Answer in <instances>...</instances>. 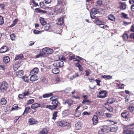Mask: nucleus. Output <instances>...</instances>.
Segmentation results:
<instances>
[{"label":"nucleus","instance_id":"052dcab7","mask_svg":"<svg viewBox=\"0 0 134 134\" xmlns=\"http://www.w3.org/2000/svg\"><path fill=\"white\" fill-rule=\"evenodd\" d=\"M41 81L42 82H43L44 83H47V80H46V78H43L41 80Z\"/></svg>","mask_w":134,"mask_h":134},{"label":"nucleus","instance_id":"aec40b11","mask_svg":"<svg viewBox=\"0 0 134 134\" xmlns=\"http://www.w3.org/2000/svg\"><path fill=\"white\" fill-rule=\"evenodd\" d=\"M52 72L53 74H57L59 72V68L55 67L52 69Z\"/></svg>","mask_w":134,"mask_h":134},{"label":"nucleus","instance_id":"f8f14e48","mask_svg":"<svg viewBox=\"0 0 134 134\" xmlns=\"http://www.w3.org/2000/svg\"><path fill=\"white\" fill-rule=\"evenodd\" d=\"M31 76L30 78V80L32 82L35 81L38 79V77L36 75H31Z\"/></svg>","mask_w":134,"mask_h":134},{"label":"nucleus","instance_id":"4d7b16f0","mask_svg":"<svg viewBox=\"0 0 134 134\" xmlns=\"http://www.w3.org/2000/svg\"><path fill=\"white\" fill-rule=\"evenodd\" d=\"M103 24V25H100V27L104 29H106L107 27H108V26L107 25H104V23Z\"/></svg>","mask_w":134,"mask_h":134},{"label":"nucleus","instance_id":"473e14b6","mask_svg":"<svg viewBox=\"0 0 134 134\" xmlns=\"http://www.w3.org/2000/svg\"><path fill=\"white\" fill-rule=\"evenodd\" d=\"M48 132V130L44 128L40 132V134H44L47 133Z\"/></svg>","mask_w":134,"mask_h":134},{"label":"nucleus","instance_id":"72a5a7b5","mask_svg":"<svg viewBox=\"0 0 134 134\" xmlns=\"http://www.w3.org/2000/svg\"><path fill=\"white\" fill-rule=\"evenodd\" d=\"M104 128L102 127L100 129V130L98 132V134H104Z\"/></svg>","mask_w":134,"mask_h":134},{"label":"nucleus","instance_id":"a878e982","mask_svg":"<svg viewBox=\"0 0 134 134\" xmlns=\"http://www.w3.org/2000/svg\"><path fill=\"white\" fill-rule=\"evenodd\" d=\"M63 19L62 18H61L59 19L57 24L58 25H61L63 24Z\"/></svg>","mask_w":134,"mask_h":134},{"label":"nucleus","instance_id":"c85d7f7f","mask_svg":"<svg viewBox=\"0 0 134 134\" xmlns=\"http://www.w3.org/2000/svg\"><path fill=\"white\" fill-rule=\"evenodd\" d=\"M115 102V100L113 98H109L107 100V103L111 104Z\"/></svg>","mask_w":134,"mask_h":134},{"label":"nucleus","instance_id":"de8ad7c7","mask_svg":"<svg viewBox=\"0 0 134 134\" xmlns=\"http://www.w3.org/2000/svg\"><path fill=\"white\" fill-rule=\"evenodd\" d=\"M34 101V100L33 99H30L29 100L27 101V104L28 105L31 104L33 103Z\"/></svg>","mask_w":134,"mask_h":134},{"label":"nucleus","instance_id":"423d86ee","mask_svg":"<svg viewBox=\"0 0 134 134\" xmlns=\"http://www.w3.org/2000/svg\"><path fill=\"white\" fill-rule=\"evenodd\" d=\"M42 51L45 54H51L53 52V50L49 48H44L42 49Z\"/></svg>","mask_w":134,"mask_h":134},{"label":"nucleus","instance_id":"3c124183","mask_svg":"<svg viewBox=\"0 0 134 134\" xmlns=\"http://www.w3.org/2000/svg\"><path fill=\"white\" fill-rule=\"evenodd\" d=\"M18 106L17 105H14L12 108V110H16L18 109Z\"/></svg>","mask_w":134,"mask_h":134},{"label":"nucleus","instance_id":"4468645a","mask_svg":"<svg viewBox=\"0 0 134 134\" xmlns=\"http://www.w3.org/2000/svg\"><path fill=\"white\" fill-rule=\"evenodd\" d=\"M29 122L31 125H33L37 124L38 122L32 118H31L29 119Z\"/></svg>","mask_w":134,"mask_h":134},{"label":"nucleus","instance_id":"4be33fe9","mask_svg":"<svg viewBox=\"0 0 134 134\" xmlns=\"http://www.w3.org/2000/svg\"><path fill=\"white\" fill-rule=\"evenodd\" d=\"M72 101L70 99L66 100L64 103V104H67L69 106H71L72 104Z\"/></svg>","mask_w":134,"mask_h":134},{"label":"nucleus","instance_id":"393cba45","mask_svg":"<svg viewBox=\"0 0 134 134\" xmlns=\"http://www.w3.org/2000/svg\"><path fill=\"white\" fill-rule=\"evenodd\" d=\"M35 10L36 12H38L41 14H44L46 13L45 11L41 10L39 8H36Z\"/></svg>","mask_w":134,"mask_h":134},{"label":"nucleus","instance_id":"dca6fc26","mask_svg":"<svg viewBox=\"0 0 134 134\" xmlns=\"http://www.w3.org/2000/svg\"><path fill=\"white\" fill-rule=\"evenodd\" d=\"M104 107L106 110L110 112H111L113 110L112 108L108 104H106L104 106Z\"/></svg>","mask_w":134,"mask_h":134},{"label":"nucleus","instance_id":"0e129e2a","mask_svg":"<svg viewBox=\"0 0 134 134\" xmlns=\"http://www.w3.org/2000/svg\"><path fill=\"white\" fill-rule=\"evenodd\" d=\"M95 81L97 83V85L98 86H100V80H98L97 79H96L95 80Z\"/></svg>","mask_w":134,"mask_h":134},{"label":"nucleus","instance_id":"6e6d98bb","mask_svg":"<svg viewBox=\"0 0 134 134\" xmlns=\"http://www.w3.org/2000/svg\"><path fill=\"white\" fill-rule=\"evenodd\" d=\"M129 109L131 112H133L134 110V107L133 106H130L129 108Z\"/></svg>","mask_w":134,"mask_h":134},{"label":"nucleus","instance_id":"9d476101","mask_svg":"<svg viewBox=\"0 0 134 134\" xmlns=\"http://www.w3.org/2000/svg\"><path fill=\"white\" fill-rule=\"evenodd\" d=\"M38 71V68H35L34 69L32 70L30 72V75H36Z\"/></svg>","mask_w":134,"mask_h":134},{"label":"nucleus","instance_id":"338daca9","mask_svg":"<svg viewBox=\"0 0 134 134\" xmlns=\"http://www.w3.org/2000/svg\"><path fill=\"white\" fill-rule=\"evenodd\" d=\"M5 67L3 65H0V69L4 70L5 69Z\"/></svg>","mask_w":134,"mask_h":134},{"label":"nucleus","instance_id":"774afa93","mask_svg":"<svg viewBox=\"0 0 134 134\" xmlns=\"http://www.w3.org/2000/svg\"><path fill=\"white\" fill-rule=\"evenodd\" d=\"M131 30L133 32H134V24L131 26Z\"/></svg>","mask_w":134,"mask_h":134},{"label":"nucleus","instance_id":"412c9836","mask_svg":"<svg viewBox=\"0 0 134 134\" xmlns=\"http://www.w3.org/2000/svg\"><path fill=\"white\" fill-rule=\"evenodd\" d=\"M7 47L3 46L0 49V52L1 53H4L7 51Z\"/></svg>","mask_w":134,"mask_h":134},{"label":"nucleus","instance_id":"9b49d317","mask_svg":"<svg viewBox=\"0 0 134 134\" xmlns=\"http://www.w3.org/2000/svg\"><path fill=\"white\" fill-rule=\"evenodd\" d=\"M98 117L96 115H94L92 119L93 124L94 125L97 124L98 122Z\"/></svg>","mask_w":134,"mask_h":134},{"label":"nucleus","instance_id":"f3484780","mask_svg":"<svg viewBox=\"0 0 134 134\" xmlns=\"http://www.w3.org/2000/svg\"><path fill=\"white\" fill-rule=\"evenodd\" d=\"M10 60L9 57L8 56H5L3 58V61L5 63H8Z\"/></svg>","mask_w":134,"mask_h":134},{"label":"nucleus","instance_id":"49530a36","mask_svg":"<svg viewBox=\"0 0 134 134\" xmlns=\"http://www.w3.org/2000/svg\"><path fill=\"white\" fill-rule=\"evenodd\" d=\"M46 108H48L51 110H53V109H55L54 107L51 105H47L46 106Z\"/></svg>","mask_w":134,"mask_h":134},{"label":"nucleus","instance_id":"79ce46f5","mask_svg":"<svg viewBox=\"0 0 134 134\" xmlns=\"http://www.w3.org/2000/svg\"><path fill=\"white\" fill-rule=\"evenodd\" d=\"M10 37L12 41H14L15 40V35L14 34H11L10 35Z\"/></svg>","mask_w":134,"mask_h":134},{"label":"nucleus","instance_id":"69168bd1","mask_svg":"<svg viewBox=\"0 0 134 134\" xmlns=\"http://www.w3.org/2000/svg\"><path fill=\"white\" fill-rule=\"evenodd\" d=\"M85 72H86L85 75L87 76H88L90 74L89 72L87 70H86Z\"/></svg>","mask_w":134,"mask_h":134},{"label":"nucleus","instance_id":"09e8293b","mask_svg":"<svg viewBox=\"0 0 134 134\" xmlns=\"http://www.w3.org/2000/svg\"><path fill=\"white\" fill-rule=\"evenodd\" d=\"M4 20L3 17L0 16V25H2L4 23Z\"/></svg>","mask_w":134,"mask_h":134},{"label":"nucleus","instance_id":"680f3d73","mask_svg":"<svg viewBox=\"0 0 134 134\" xmlns=\"http://www.w3.org/2000/svg\"><path fill=\"white\" fill-rule=\"evenodd\" d=\"M43 56V54L41 53L40 52L39 54L37 55L36 56V58H39L40 57H42Z\"/></svg>","mask_w":134,"mask_h":134},{"label":"nucleus","instance_id":"7ed1b4c3","mask_svg":"<svg viewBox=\"0 0 134 134\" xmlns=\"http://www.w3.org/2000/svg\"><path fill=\"white\" fill-rule=\"evenodd\" d=\"M121 115L123 118H125L127 121H129L131 116L128 111H125L121 113Z\"/></svg>","mask_w":134,"mask_h":134},{"label":"nucleus","instance_id":"a211bd4d","mask_svg":"<svg viewBox=\"0 0 134 134\" xmlns=\"http://www.w3.org/2000/svg\"><path fill=\"white\" fill-rule=\"evenodd\" d=\"M81 123L80 122H78L75 124V129L77 130H78L81 129Z\"/></svg>","mask_w":134,"mask_h":134},{"label":"nucleus","instance_id":"ea45409f","mask_svg":"<svg viewBox=\"0 0 134 134\" xmlns=\"http://www.w3.org/2000/svg\"><path fill=\"white\" fill-rule=\"evenodd\" d=\"M76 66L78 67L80 71H82V66L79 63H77L76 64Z\"/></svg>","mask_w":134,"mask_h":134},{"label":"nucleus","instance_id":"2f4dec72","mask_svg":"<svg viewBox=\"0 0 134 134\" xmlns=\"http://www.w3.org/2000/svg\"><path fill=\"white\" fill-rule=\"evenodd\" d=\"M91 102L87 99H84L82 102V103L84 104H88L90 103Z\"/></svg>","mask_w":134,"mask_h":134},{"label":"nucleus","instance_id":"ddd939ff","mask_svg":"<svg viewBox=\"0 0 134 134\" xmlns=\"http://www.w3.org/2000/svg\"><path fill=\"white\" fill-rule=\"evenodd\" d=\"M16 73V76L19 78H21L24 74V72L22 70L17 71Z\"/></svg>","mask_w":134,"mask_h":134},{"label":"nucleus","instance_id":"864d4df0","mask_svg":"<svg viewBox=\"0 0 134 134\" xmlns=\"http://www.w3.org/2000/svg\"><path fill=\"white\" fill-rule=\"evenodd\" d=\"M97 4L99 5H100L102 4V2L101 0H97L96 1Z\"/></svg>","mask_w":134,"mask_h":134},{"label":"nucleus","instance_id":"0eeeda50","mask_svg":"<svg viewBox=\"0 0 134 134\" xmlns=\"http://www.w3.org/2000/svg\"><path fill=\"white\" fill-rule=\"evenodd\" d=\"M50 99L52 101V103L53 105L54 108L55 109L58 106V100L56 99H53V97H51Z\"/></svg>","mask_w":134,"mask_h":134},{"label":"nucleus","instance_id":"f03ea898","mask_svg":"<svg viewBox=\"0 0 134 134\" xmlns=\"http://www.w3.org/2000/svg\"><path fill=\"white\" fill-rule=\"evenodd\" d=\"M8 87L7 82L5 81L2 82L0 87V91L1 92H6L8 88Z\"/></svg>","mask_w":134,"mask_h":134},{"label":"nucleus","instance_id":"f257e3e1","mask_svg":"<svg viewBox=\"0 0 134 134\" xmlns=\"http://www.w3.org/2000/svg\"><path fill=\"white\" fill-rule=\"evenodd\" d=\"M127 129L124 131L125 133L127 134H133L134 133V132L131 130L134 129V125L132 124L128 125L127 127Z\"/></svg>","mask_w":134,"mask_h":134},{"label":"nucleus","instance_id":"603ef678","mask_svg":"<svg viewBox=\"0 0 134 134\" xmlns=\"http://www.w3.org/2000/svg\"><path fill=\"white\" fill-rule=\"evenodd\" d=\"M28 78L27 77L23 76L22 77V79L24 80V81L25 82H28L29 81V80L28 79Z\"/></svg>","mask_w":134,"mask_h":134},{"label":"nucleus","instance_id":"bf43d9fd","mask_svg":"<svg viewBox=\"0 0 134 134\" xmlns=\"http://www.w3.org/2000/svg\"><path fill=\"white\" fill-rule=\"evenodd\" d=\"M106 116L108 118H110L112 116V115L109 113H106L105 114Z\"/></svg>","mask_w":134,"mask_h":134},{"label":"nucleus","instance_id":"39448f33","mask_svg":"<svg viewBox=\"0 0 134 134\" xmlns=\"http://www.w3.org/2000/svg\"><path fill=\"white\" fill-rule=\"evenodd\" d=\"M53 65L54 66L61 67L64 66V63L61 60H55L54 62Z\"/></svg>","mask_w":134,"mask_h":134},{"label":"nucleus","instance_id":"1a4fd4ad","mask_svg":"<svg viewBox=\"0 0 134 134\" xmlns=\"http://www.w3.org/2000/svg\"><path fill=\"white\" fill-rule=\"evenodd\" d=\"M94 23L96 24L97 25H103V24L104 23L102 22V21H100L99 19L97 18V17H96L95 20H93Z\"/></svg>","mask_w":134,"mask_h":134},{"label":"nucleus","instance_id":"13d9d810","mask_svg":"<svg viewBox=\"0 0 134 134\" xmlns=\"http://www.w3.org/2000/svg\"><path fill=\"white\" fill-rule=\"evenodd\" d=\"M121 15L123 18H124L127 19L128 18L127 15L124 13H122Z\"/></svg>","mask_w":134,"mask_h":134},{"label":"nucleus","instance_id":"6e6552de","mask_svg":"<svg viewBox=\"0 0 134 134\" xmlns=\"http://www.w3.org/2000/svg\"><path fill=\"white\" fill-rule=\"evenodd\" d=\"M57 125L59 126L62 127L66 126H68L69 124L68 122H66L64 121H61L58 122Z\"/></svg>","mask_w":134,"mask_h":134},{"label":"nucleus","instance_id":"b1692460","mask_svg":"<svg viewBox=\"0 0 134 134\" xmlns=\"http://www.w3.org/2000/svg\"><path fill=\"white\" fill-rule=\"evenodd\" d=\"M53 95L52 93H46L43 96V98H48L49 97H51Z\"/></svg>","mask_w":134,"mask_h":134},{"label":"nucleus","instance_id":"f704fd0d","mask_svg":"<svg viewBox=\"0 0 134 134\" xmlns=\"http://www.w3.org/2000/svg\"><path fill=\"white\" fill-rule=\"evenodd\" d=\"M81 114V113L80 111H75L74 115L76 117H78L80 116Z\"/></svg>","mask_w":134,"mask_h":134},{"label":"nucleus","instance_id":"2eb2a0df","mask_svg":"<svg viewBox=\"0 0 134 134\" xmlns=\"http://www.w3.org/2000/svg\"><path fill=\"white\" fill-rule=\"evenodd\" d=\"M110 130L111 132H116L118 129V126L116 125H113L110 128Z\"/></svg>","mask_w":134,"mask_h":134},{"label":"nucleus","instance_id":"7c9ffc66","mask_svg":"<svg viewBox=\"0 0 134 134\" xmlns=\"http://www.w3.org/2000/svg\"><path fill=\"white\" fill-rule=\"evenodd\" d=\"M40 23L43 25H44L46 24V23L44 19L41 17L40 18Z\"/></svg>","mask_w":134,"mask_h":134},{"label":"nucleus","instance_id":"c756f323","mask_svg":"<svg viewBox=\"0 0 134 134\" xmlns=\"http://www.w3.org/2000/svg\"><path fill=\"white\" fill-rule=\"evenodd\" d=\"M102 77L104 79H111L112 78V76L110 75H106L102 76Z\"/></svg>","mask_w":134,"mask_h":134},{"label":"nucleus","instance_id":"5fc2aeb1","mask_svg":"<svg viewBox=\"0 0 134 134\" xmlns=\"http://www.w3.org/2000/svg\"><path fill=\"white\" fill-rule=\"evenodd\" d=\"M50 29L49 25H47L44 27V29L46 31H48Z\"/></svg>","mask_w":134,"mask_h":134},{"label":"nucleus","instance_id":"20e7f679","mask_svg":"<svg viewBox=\"0 0 134 134\" xmlns=\"http://www.w3.org/2000/svg\"><path fill=\"white\" fill-rule=\"evenodd\" d=\"M107 93L105 91H100L97 94V97L101 98H104L106 97Z\"/></svg>","mask_w":134,"mask_h":134},{"label":"nucleus","instance_id":"8fccbe9b","mask_svg":"<svg viewBox=\"0 0 134 134\" xmlns=\"http://www.w3.org/2000/svg\"><path fill=\"white\" fill-rule=\"evenodd\" d=\"M34 32L35 34H39L41 33L42 32L41 31H38L36 30H34Z\"/></svg>","mask_w":134,"mask_h":134},{"label":"nucleus","instance_id":"c03bdc74","mask_svg":"<svg viewBox=\"0 0 134 134\" xmlns=\"http://www.w3.org/2000/svg\"><path fill=\"white\" fill-rule=\"evenodd\" d=\"M126 5L123 3H121L120 7L121 9H126Z\"/></svg>","mask_w":134,"mask_h":134},{"label":"nucleus","instance_id":"6ab92c4d","mask_svg":"<svg viewBox=\"0 0 134 134\" xmlns=\"http://www.w3.org/2000/svg\"><path fill=\"white\" fill-rule=\"evenodd\" d=\"M40 104L38 103H35L33 104L31 106V108L32 109H35L40 107Z\"/></svg>","mask_w":134,"mask_h":134},{"label":"nucleus","instance_id":"e433bc0d","mask_svg":"<svg viewBox=\"0 0 134 134\" xmlns=\"http://www.w3.org/2000/svg\"><path fill=\"white\" fill-rule=\"evenodd\" d=\"M91 13L95 15L97 13V11L96 8H94L92 9L91 10Z\"/></svg>","mask_w":134,"mask_h":134},{"label":"nucleus","instance_id":"a18cd8bd","mask_svg":"<svg viewBox=\"0 0 134 134\" xmlns=\"http://www.w3.org/2000/svg\"><path fill=\"white\" fill-rule=\"evenodd\" d=\"M30 109V107H26L25 108L24 112L23 113V115H24L25 113H27Z\"/></svg>","mask_w":134,"mask_h":134},{"label":"nucleus","instance_id":"bb28decb","mask_svg":"<svg viewBox=\"0 0 134 134\" xmlns=\"http://www.w3.org/2000/svg\"><path fill=\"white\" fill-rule=\"evenodd\" d=\"M23 57V55L22 54H20L17 55L15 57V60H18L22 59Z\"/></svg>","mask_w":134,"mask_h":134},{"label":"nucleus","instance_id":"5701e85b","mask_svg":"<svg viewBox=\"0 0 134 134\" xmlns=\"http://www.w3.org/2000/svg\"><path fill=\"white\" fill-rule=\"evenodd\" d=\"M108 18L109 20L113 21L115 20V18L114 16L112 14L109 15Z\"/></svg>","mask_w":134,"mask_h":134},{"label":"nucleus","instance_id":"37998d69","mask_svg":"<svg viewBox=\"0 0 134 134\" xmlns=\"http://www.w3.org/2000/svg\"><path fill=\"white\" fill-rule=\"evenodd\" d=\"M122 37L124 40L125 41L128 38V36L126 34H124L123 35Z\"/></svg>","mask_w":134,"mask_h":134},{"label":"nucleus","instance_id":"c9c22d12","mask_svg":"<svg viewBox=\"0 0 134 134\" xmlns=\"http://www.w3.org/2000/svg\"><path fill=\"white\" fill-rule=\"evenodd\" d=\"M18 21V19H15L13 21L12 24L10 26V27H12L15 25L17 22Z\"/></svg>","mask_w":134,"mask_h":134},{"label":"nucleus","instance_id":"e2e57ef3","mask_svg":"<svg viewBox=\"0 0 134 134\" xmlns=\"http://www.w3.org/2000/svg\"><path fill=\"white\" fill-rule=\"evenodd\" d=\"M75 55H72L70 56L69 57V59L72 60L75 59Z\"/></svg>","mask_w":134,"mask_h":134},{"label":"nucleus","instance_id":"cd10ccee","mask_svg":"<svg viewBox=\"0 0 134 134\" xmlns=\"http://www.w3.org/2000/svg\"><path fill=\"white\" fill-rule=\"evenodd\" d=\"M0 103L2 105H5L7 103L6 100L5 98H1V99Z\"/></svg>","mask_w":134,"mask_h":134},{"label":"nucleus","instance_id":"58836bf2","mask_svg":"<svg viewBox=\"0 0 134 134\" xmlns=\"http://www.w3.org/2000/svg\"><path fill=\"white\" fill-rule=\"evenodd\" d=\"M58 111H55L54 112L53 114L52 119H56V118L57 117Z\"/></svg>","mask_w":134,"mask_h":134},{"label":"nucleus","instance_id":"4c0bfd02","mask_svg":"<svg viewBox=\"0 0 134 134\" xmlns=\"http://www.w3.org/2000/svg\"><path fill=\"white\" fill-rule=\"evenodd\" d=\"M64 0H58L57 5H63L64 2Z\"/></svg>","mask_w":134,"mask_h":134},{"label":"nucleus","instance_id":"a19ab883","mask_svg":"<svg viewBox=\"0 0 134 134\" xmlns=\"http://www.w3.org/2000/svg\"><path fill=\"white\" fill-rule=\"evenodd\" d=\"M23 94H24V96H28L30 94L29 91L28 90H26L23 92Z\"/></svg>","mask_w":134,"mask_h":134}]
</instances>
